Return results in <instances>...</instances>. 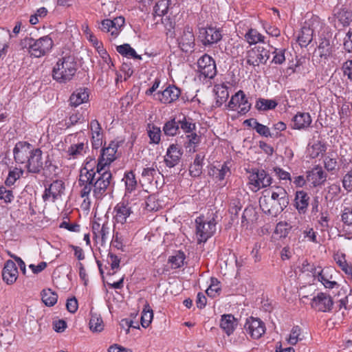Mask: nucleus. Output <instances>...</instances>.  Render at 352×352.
<instances>
[{"label": "nucleus", "instance_id": "35", "mask_svg": "<svg viewBox=\"0 0 352 352\" xmlns=\"http://www.w3.org/2000/svg\"><path fill=\"white\" fill-rule=\"evenodd\" d=\"M278 105L275 100L259 98L256 100L255 109L258 111H267L274 109Z\"/></svg>", "mask_w": 352, "mask_h": 352}, {"label": "nucleus", "instance_id": "14", "mask_svg": "<svg viewBox=\"0 0 352 352\" xmlns=\"http://www.w3.org/2000/svg\"><path fill=\"white\" fill-rule=\"evenodd\" d=\"M244 330L253 339H258L265 331V323L259 318L250 317L246 320Z\"/></svg>", "mask_w": 352, "mask_h": 352}, {"label": "nucleus", "instance_id": "10", "mask_svg": "<svg viewBox=\"0 0 352 352\" xmlns=\"http://www.w3.org/2000/svg\"><path fill=\"white\" fill-rule=\"evenodd\" d=\"M181 94L182 91L179 87L174 85H168L164 90L157 91L153 96L161 103L168 104L177 101Z\"/></svg>", "mask_w": 352, "mask_h": 352}, {"label": "nucleus", "instance_id": "45", "mask_svg": "<svg viewBox=\"0 0 352 352\" xmlns=\"http://www.w3.org/2000/svg\"><path fill=\"white\" fill-rule=\"evenodd\" d=\"M42 301L48 307L54 305L58 299V295L50 289H43L41 292Z\"/></svg>", "mask_w": 352, "mask_h": 352}, {"label": "nucleus", "instance_id": "49", "mask_svg": "<svg viewBox=\"0 0 352 352\" xmlns=\"http://www.w3.org/2000/svg\"><path fill=\"white\" fill-rule=\"evenodd\" d=\"M148 135L150 138V143L157 144L161 140V129L154 124L148 125Z\"/></svg>", "mask_w": 352, "mask_h": 352}, {"label": "nucleus", "instance_id": "34", "mask_svg": "<svg viewBox=\"0 0 352 352\" xmlns=\"http://www.w3.org/2000/svg\"><path fill=\"white\" fill-rule=\"evenodd\" d=\"M90 160H92L91 159ZM95 162L94 163H91V166L93 172L97 176H99V174H106V173H111L109 170V166L111 164V163H107V162L105 161V158H102V156H100L98 158V162H96L94 160H93Z\"/></svg>", "mask_w": 352, "mask_h": 352}, {"label": "nucleus", "instance_id": "18", "mask_svg": "<svg viewBox=\"0 0 352 352\" xmlns=\"http://www.w3.org/2000/svg\"><path fill=\"white\" fill-rule=\"evenodd\" d=\"M179 46L186 53L193 50L195 43L192 28L188 25L184 28L183 33L179 39Z\"/></svg>", "mask_w": 352, "mask_h": 352}, {"label": "nucleus", "instance_id": "12", "mask_svg": "<svg viewBox=\"0 0 352 352\" xmlns=\"http://www.w3.org/2000/svg\"><path fill=\"white\" fill-rule=\"evenodd\" d=\"M241 105L243 107L238 111L240 115H245L252 107V104L249 102L244 91L239 90L231 97L228 107L231 110H236V107H240Z\"/></svg>", "mask_w": 352, "mask_h": 352}, {"label": "nucleus", "instance_id": "15", "mask_svg": "<svg viewBox=\"0 0 352 352\" xmlns=\"http://www.w3.org/2000/svg\"><path fill=\"white\" fill-rule=\"evenodd\" d=\"M183 149L177 144H171L167 148L164 162L168 168H173L180 162L183 155Z\"/></svg>", "mask_w": 352, "mask_h": 352}, {"label": "nucleus", "instance_id": "30", "mask_svg": "<svg viewBox=\"0 0 352 352\" xmlns=\"http://www.w3.org/2000/svg\"><path fill=\"white\" fill-rule=\"evenodd\" d=\"M333 258L336 264L345 273V274L352 278V265L346 261V254L344 253L337 252L334 254Z\"/></svg>", "mask_w": 352, "mask_h": 352}, {"label": "nucleus", "instance_id": "48", "mask_svg": "<svg viewBox=\"0 0 352 352\" xmlns=\"http://www.w3.org/2000/svg\"><path fill=\"white\" fill-rule=\"evenodd\" d=\"M170 0H160L153 8V15L162 16L165 15L168 10Z\"/></svg>", "mask_w": 352, "mask_h": 352}, {"label": "nucleus", "instance_id": "40", "mask_svg": "<svg viewBox=\"0 0 352 352\" xmlns=\"http://www.w3.org/2000/svg\"><path fill=\"white\" fill-rule=\"evenodd\" d=\"M187 141H186L184 144V146L186 148L189 149V152H195V147L197 146L201 142V138L200 135H197L195 132H191L187 133L186 135Z\"/></svg>", "mask_w": 352, "mask_h": 352}, {"label": "nucleus", "instance_id": "53", "mask_svg": "<svg viewBox=\"0 0 352 352\" xmlns=\"http://www.w3.org/2000/svg\"><path fill=\"white\" fill-rule=\"evenodd\" d=\"M319 56L320 58L327 59L331 54V47L328 40L324 39L318 46Z\"/></svg>", "mask_w": 352, "mask_h": 352}, {"label": "nucleus", "instance_id": "26", "mask_svg": "<svg viewBox=\"0 0 352 352\" xmlns=\"http://www.w3.org/2000/svg\"><path fill=\"white\" fill-rule=\"evenodd\" d=\"M327 177V174L322 170L320 166L314 167L311 171L308 172L307 179L311 180L314 186H318L323 184Z\"/></svg>", "mask_w": 352, "mask_h": 352}, {"label": "nucleus", "instance_id": "59", "mask_svg": "<svg viewBox=\"0 0 352 352\" xmlns=\"http://www.w3.org/2000/svg\"><path fill=\"white\" fill-rule=\"evenodd\" d=\"M83 119L84 118L82 113L78 111H75L69 116L68 120L65 121V125L67 126V128H69L78 122H82Z\"/></svg>", "mask_w": 352, "mask_h": 352}, {"label": "nucleus", "instance_id": "55", "mask_svg": "<svg viewBox=\"0 0 352 352\" xmlns=\"http://www.w3.org/2000/svg\"><path fill=\"white\" fill-rule=\"evenodd\" d=\"M111 21L113 23L112 25L113 29L112 30V37L115 38L119 35L122 28L124 25L125 19L123 16H120L114 18Z\"/></svg>", "mask_w": 352, "mask_h": 352}, {"label": "nucleus", "instance_id": "22", "mask_svg": "<svg viewBox=\"0 0 352 352\" xmlns=\"http://www.w3.org/2000/svg\"><path fill=\"white\" fill-rule=\"evenodd\" d=\"M292 121L294 122L292 129L305 130L310 126L312 119L309 113L299 111L293 117Z\"/></svg>", "mask_w": 352, "mask_h": 352}, {"label": "nucleus", "instance_id": "31", "mask_svg": "<svg viewBox=\"0 0 352 352\" xmlns=\"http://www.w3.org/2000/svg\"><path fill=\"white\" fill-rule=\"evenodd\" d=\"M177 118L179 129H182L185 133H189L196 130V124L191 118L180 115Z\"/></svg>", "mask_w": 352, "mask_h": 352}, {"label": "nucleus", "instance_id": "33", "mask_svg": "<svg viewBox=\"0 0 352 352\" xmlns=\"http://www.w3.org/2000/svg\"><path fill=\"white\" fill-rule=\"evenodd\" d=\"M314 30L309 27L304 26L298 36V42L301 47H307L313 39Z\"/></svg>", "mask_w": 352, "mask_h": 352}, {"label": "nucleus", "instance_id": "21", "mask_svg": "<svg viewBox=\"0 0 352 352\" xmlns=\"http://www.w3.org/2000/svg\"><path fill=\"white\" fill-rule=\"evenodd\" d=\"M110 225L108 221H105L101 226L98 222L94 221L92 223V232L95 239H100L101 245H103L110 233Z\"/></svg>", "mask_w": 352, "mask_h": 352}, {"label": "nucleus", "instance_id": "41", "mask_svg": "<svg viewBox=\"0 0 352 352\" xmlns=\"http://www.w3.org/2000/svg\"><path fill=\"white\" fill-rule=\"evenodd\" d=\"M186 255L184 252L179 250L177 251L174 255L170 256L168 259V263L170 264V267L173 270L182 267L184 265Z\"/></svg>", "mask_w": 352, "mask_h": 352}, {"label": "nucleus", "instance_id": "23", "mask_svg": "<svg viewBox=\"0 0 352 352\" xmlns=\"http://www.w3.org/2000/svg\"><path fill=\"white\" fill-rule=\"evenodd\" d=\"M116 214L114 216L115 221L121 224L126 222L127 218L132 213L131 208L128 203L124 201L118 203L114 208Z\"/></svg>", "mask_w": 352, "mask_h": 352}, {"label": "nucleus", "instance_id": "11", "mask_svg": "<svg viewBox=\"0 0 352 352\" xmlns=\"http://www.w3.org/2000/svg\"><path fill=\"white\" fill-rule=\"evenodd\" d=\"M199 38L204 45H211L220 41L222 38L221 30L216 27L201 28Z\"/></svg>", "mask_w": 352, "mask_h": 352}, {"label": "nucleus", "instance_id": "17", "mask_svg": "<svg viewBox=\"0 0 352 352\" xmlns=\"http://www.w3.org/2000/svg\"><path fill=\"white\" fill-rule=\"evenodd\" d=\"M94 163V160L87 161L85 165L80 170L79 184H87L93 190V196L94 197V186L96 184L97 175L93 172L91 163Z\"/></svg>", "mask_w": 352, "mask_h": 352}, {"label": "nucleus", "instance_id": "54", "mask_svg": "<svg viewBox=\"0 0 352 352\" xmlns=\"http://www.w3.org/2000/svg\"><path fill=\"white\" fill-rule=\"evenodd\" d=\"M269 46L274 50L272 54H274V57L272 58V63L276 65H281L285 61V53L286 52V49H277L276 47H273L272 45Z\"/></svg>", "mask_w": 352, "mask_h": 352}, {"label": "nucleus", "instance_id": "36", "mask_svg": "<svg viewBox=\"0 0 352 352\" xmlns=\"http://www.w3.org/2000/svg\"><path fill=\"white\" fill-rule=\"evenodd\" d=\"M260 57L259 47H254L247 52L246 63L253 67L258 66L260 64H263V60Z\"/></svg>", "mask_w": 352, "mask_h": 352}, {"label": "nucleus", "instance_id": "46", "mask_svg": "<svg viewBox=\"0 0 352 352\" xmlns=\"http://www.w3.org/2000/svg\"><path fill=\"white\" fill-rule=\"evenodd\" d=\"M245 38L250 45L257 43H265V36L260 34L256 29L250 28L245 34Z\"/></svg>", "mask_w": 352, "mask_h": 352}, {"label": "nucleus", "instance_id": "42", "mask_svg": "<svg viewBox=\"0 0 352 352\" xmlns=\"http://www.w3.org/2000/svg\"><path fill=\"white\" fill-rule=\"evenodd\" d=\"M117 52L122 56L127 58H133L134 59L141 60L142 56L138 55L135 50L128 43L120 45L116 47Z\"/></svg>", "mask_w": 352, "mask_h": 352}, {"label": "nucleus", "instance_id": "39", "mask_svg": "<svg viewBox=\"0 0 352 352\" xmlns=\"http://www.w3.org/2000/svg\"><path fill=\"white\" fill-rule=\"evenodd\" d=\"M177 117L171 118L165 122L163 126V131L167 136H175L179 133V126H178Z\"/></svg>", "mask_w": 352, "mask_h": 352}, {"label": "nucleus", "instance_id": "44", "mask_svg": "<svg viewBox=\"0 0 352 352\" xmlns=\"http://www.w3.org/2000/svg\"><path fill=\"white\" fill-rule=\"evenodd\" d=\"M89 328L93 332H101L104 329V322L100 315L91 311Z\"/></svg>", "mask_w": 352, "mask_h": 352}, {"label": "nucleus", "instance_id": "43", "mask_svg": "<svg viewBox=\"0 0 352 352\" xmlns=\"http://www.w3.org/2000/svg\"><path fill=\"white\" fill-rule=\"evenodd\" d=\"M257 219V213L255 209L252 206H248L245 208L242 217L241 225L242 226H247L250 223H254Z\"/></svg>", "mask_w": 352, "mask_h": 352}, {"label": "nucleus", "instance_id": "27", "mask_svg": "<svg viewBox=\"0 0 352 352\" xmlns=\"http://www.w3.org/2000/svg\"><path fill=\"white\" fill-rule=\"evenodd\" d=\"M208 175L212 178L219 182H222L227 177H229L231 175V170L227 164L224 163L220 168H217L215 166H211L208 170Z\"/></svg>", "mask_w": 352, "mask_h": 352}, {"label": "nucleus", "instance_id": "3", "mask_svg": "<svg viewBox=\"0 0 352 352\" xmlns=\"http://www.w3.org/2000/svg\"><path fill=\"white\" fill-rule=\"evenodd\" d=\"M78 63L72 56H65L59 58L52 72V78L58 83L66 84L75 76Z\"/></svg>", "mask_w": 352, "mask_h": 352}, {"label": "nucleus", "instance_id": "47", "mask_svg": "<svg viewBox=\"0 0 352 352\" xmlns=\"http://www.w3.org/2000/svg\"><path fill=\"white\" fill-rule=\"evenodd\" d=\"M153 318V312L151 307L146 303L143 309L141 316V325L144 328H146L151 324Z\"/></svg>", "mask_w": 352, "mask_h": 352}, {"label": "nucleus", "instance_id": "63", "mask_svg": "<svg viewBox=\"0 0 352 352\" xmlns=\"http://www.w3.org/2000/svg\"><path fill=\"white\" fill-rule=\"evenodd\" d=\"M85 149L84 143H79L76 144H72L68 148V153L73 157H76L78 155H82Z\"/></svg>", "mask_w": 352, "mask_h": 352}, {"label": "nucleus", "instance_id": "7", "mask_svg": "<svg viewBox=\"0 0 352 352\" xmlns=\"http://www.w3.org/2000/svg\"><path fill=\"white\" fill-rule=\"evenodd\" d=\"M248 184L253 186L254 191L271 186L272 177L263 169L253 168L248 177Z\"/></svg>", "mask_w": 352, "mask_h": 352}, {"label": "nucleus", "instance_id": "1", "mask_svg": "<svg viewBox=\"0 0 352 352\" xmlns=\"http://www.w3.org/2000/svg\"><path fill=\"white\" fill-rule=\"evenodd\" d=\"M259 199V206L262 211L267 214L276 217L281 213L289 204V195L286 190L281 186H275L274 190L270 195L269 191H265Z\"/></svg>", "mask_w": 352, "mask_h": 352}, {"label": "nucleus", "instance_id": "24", "mask_svg": "<svg viewBox=\"0 0 352 352\" xmlns=\"http://www.w3.org/2000/svg\"><path fill=\"white\" fill-rule=\"evenodd\" d=\"M89 100V90L86 87L76 89L69 97V105L76 107Z\"/></svg>", "mask_w": 352, "mask_h": 352}, {"label": "nucleus", "instance_id": "37", "mask_svg": "<svg viewBox=\"0 0 352 352\" xmlns=\"http://www.w3.org/2000/svg\"><path fill=\"white\" fill-rule=\"evenodd\" d=\"M25 173V170L22 168L14 167L11 168L9 170L8 177L5 181V184L6 186H11L14 184V183L23 177Z\"/></svg>", "mask_w": 352, "mask_h": 352}, {"label": "nucleus", "instance_id": "20", "mask_svg": "<svg viewBox=\"0 0 352 352\" xmlns=\"http://www.w3.org/2000/svg\"><path fill=\"white\" fill-rule=\"evenodd\" d=\"M2 278L7 285L14 284L19 276L18 268L12 260H8L2 270Z\"/></svg>", "mask_w": 352, "mask_h": 352}, {"label": "nucleus", "instance_id": "57", "mask_svg": "<svg viewBox=\"0 0 352 352\" xmlns=\"http://www.w3.org/2000/svg\"><path fill=\"white\" fill-rule=\"evenodd\" d=\"M301 328L299 326H294L291 330L288 342L292 345H295L299 340H302Z\"/></svg>", "mask_w": 352, "mask_h": 352}, {"label": "nucleus", "instance_id": "6", "mask_svg": "<svg viewBox=\"0 0 352 352\" xmlns=\"http://www.w3.org/2000/svg\"><path fill=\"white\" fill-rule=\"evenodd\" d=\"M113 185L111 173H106L104 175L99 174L94 186V198L97 200H102L107 194L113 191Z\"/></svg>", "mask_w": 352, "mask_h": 352}, {"label": "nucleus", "instance_id": "58", "mask_svg": "<svg viewBox=\"0 0 352 352\" xmlns=\"http://www.w3.org/2000/svg\"><path fill=\"white\" fill-rule=\"evenodd\" d=\"M14 199V196L12 190L8 189L4 186H0V199L4 203H11Z\"/></svg>", "mask_w": 352, "mask_h": 352}, {"label": "nucleus", "instance_id": "60", "mask_svg": "<svg viewBox=\"0 0 352 352\" xmlns=\"http://www.w3.org/2000/svg\"><path fill=\"white\" fill-rule=\"evenodd\" d=\"M220 282L216 278H211L210 279V285L209 287L206 290V294L208 296L214 297L216 293H218L221 291V287H219Z\"/></svg>", "mask_w": 352, "mask_h": 352}, {"label": "nucleus", "instance_id": "13", "mask_svg": "<svg viewBox=\"0 0 352 352\" xmlns=\"http://www.w3.org/2000/svg\"><path fill=\"white\" fill-rule=\"evenodd\" d=\"M65 186V183L61 179L53 181L48 186H45L42 199L46 202L52 199V202H55L63 194Z\"/></svg>", "mask_w": 352, "mask_h": 352}, {"label": "nucleus", "instance_id": "8", "mask_svg": "<svg viewBox=\"0 0 352 352\" xmlns=\"http://www.w3.org/2000/svg\"><path fill=\"white\" fill-rule=\"evenodd\" d=\"M197 72L204 78H213L217 74L214 60L208 54H204L197 60Z\"/></svg>", "mask_w": 352, "mask_h": 352}, {"label": "nucleus", "instance_id": "32", "mask_svg": "<svg viewBox=\"0 0 352 352\" xmlns=\"http://www.w3.org/2000/svg\"><path fill=\"white\" fill-rule=\"evenodd\" d=\"M327 151V145L324 141L317 140L312 145L309 144L308 152L310 158L315 159L320 155H323Z\"/></svg>", "mask_w": 352, "mask_h": 352}, {"label": "nucleus", "instance_id": "5", "mask_svg": "<svg viewBox=\"0 0 352 352\" xmlns=\"http://www.w3.org/2000/svg\"><path fill=\"white\" fill-rule=\"evenodd\" d=\"M195 227L197 243H204L212 237L216 231L215 218L213 217L207 221L204 216L197 217L195 219Z\"/></svg>", "mask_w": 352, "mask_h": 352}, {"label": "nucleus", "instance_id": "62", "mask_svg": "<svg viewBox=\"0 0 352 352\" xmlns=\"http://www.w3.org/2000/svg\"><path fill=\"white\" fill-rule=\"evenodd\" d=\"M341 70L343 76L346 77L350 82H352V60L349 59L344 61L342 64Z\"/></svg>", "mask_w": 352, "mask_h": 352}, {"label": "nucleus", "instance_id": "19", "mask_svg": "<svg viewBox=\"0 0 352 352\" xmlns=\"http://www.w3.org/2000/svg\"><path fill=\"white\" fill-rule=\"evenodd\" d=\"M123 140L116 139L112 140L109 144L108 146L103 147L101 150L100 156L102 158H105L107 163H111L118 157V148L124 144Z\"/></svg>", "mask_w": 352, "mask_h": 352}, {"label": "nucleus", "instance_id": "52", "mask_svg": "<svg viewBox=\"0 0 352 352\" xmlns=\"http://www.w3.org/2000/svg\"><path fill=\"white\" fill-rule=\"evenodd\" d=\"M292 229L290 223L286 221H280L276 224L275 233L279 234L280 238H286Z\"/></svg>", "mask_w": 352, "mask_h": 352}, {"label": "nucleus", "instance_id": "4", "mask_svg": "<svg viewBox=\"0 0 352 352\" xmlns=\"http://www.w3.org/2000/svg\"><path fill=\"white\" fill-rule=\"evenodd\" d=\"M53 41L50 36H44L38 39L26 36L21 41L22 49H27L31 57L40 58L47 54L52 48Z\"/></svg>", "mask_w": 352, "mask_h": 352}, {"label": "nucleus", "instance_id": "2", "mask_svg": "<svg viewBox=\"0 0 352 352\" xmlns=\"http://www.w3.org/2000/svg\"><path fill=\"white\" fill-rule=\"evenodd\" d=\"M43 151L36 148L30 155L24 164L27 173L39 175L43 173V175L47 177L56 173L58 167L53 164L49 155L43 162Z\"/></svg>", "mask_w": 352, "mask_h": 352}, {"label": "nucleus", "instance_id": "61", "mask_svg": "<svg viewBox=\"0 0 352 352\" xmlns=\"http://www.w3.org/2000/svg\"><path fill=\"white\" fill-rule=\"evenodd\" d=\"M216 94L218 98L217 102H219L220 104H222L227 100L229 96L228 87L223 85L217 87Z\"/></svg>", "mask_w": 352, "mask_h": 352}, {"label": "nucleus", "instance_id": "25", "mask_svg": "<svg viewBox=\"0 0 352 352\" xmlns=\"http://www.w3.org/2000/svg\"><path fill=\"white\" fill-rule=\"evenodd\" d=\"M309 201L310 197L307 192L304 190L296 191L294 205L299 214H305L307 212Z\"/></svg>", "mask_w": 352, "mask_h": 352}, {"label": "nucleus", "instance_id": "28", "mask_svg": "<svg viewBox=\"0 0 352 352\" xmlns=\"http://www.w3.org/2000/svg\"><path fill=\"white\" fill-rule=\"evenodd\" d=\"M237 320L232 314H224L221 316L220 327L228 336L231 335L237 326Z\"/></svg>", "mask_w": 352, "mask_h": 352}, {"label": "nucleus", "instance_id": "50", "mask_svg": "<svg viewBox=\"0 0 352 352\" xmlns=\"http://www.w3.org/2000/svg\"><path fill=\"white\" fill-rule=\"evenodd\" d=\"M254 130L256 131L257 133H258L261 136L265 137V138H279L281 134L278 133V132H276V133H273L270 132V129L268 126L261 124L258 122L256 123V125L254 126Z\"/></svg>", "mask_w": 352, "mask_h": 352}, {"label": "nucleus", "instance_id": "56", "mask_svg": "<svg viewBox=\"0 0 352 352\" xmlns=\"http://www.w3.org/2000/svg\"><path fill=\"white\" fill-rule=\"evenodd\" d=\"M336 16L338 21L344 27L349 25L350 22L352 21V12L347 10H342L337 13Z\"/></svg>", "mask_w": 352, "mask_h": 352}, {"label": "nucleus", "instance_id": "16", "mask_svg": "<svg viewBox=\"0 0 352 352\" xmlns=\"http://www.w3.org/2000/svg\"><path fill=\"white\" fill-rule=\"evenodd\" d=\"M333 305V301L330 295L324 293L320 292L317 294V296H314L311 302V306L314 309L322 311L327 312L330 311Z\"/></svg>", "mask_w": 352, "mask_h": 352}, {"label": "nucleus", "instance_id": "29", "mask_svg": "<svg viewBox=\"0 0 352 352\" xmlns=\"http://www.w3.org/2000/svg\"><path fill=\"white\" fill-rule=\"evenodd\" d=\"M204 155L197 154L193 162L189 166V174L192 177H199L202 174Z\"/></svg>", "mask_w": 352, "mask_h": 352}, {"label": "nucleus", "instance_id": "64", "mask_svg": "<svg viewBox=\"0 0 352 352\" xmlns=\"http://www.w3.org/2000/svg\"><path fill=\"white\" fill-rule=\"evenodd\" d=\"M344 49L348 53H352V30L350 28L346 34L343 43Z\"/></svg>", "mask_w": 352, "mask_h": 352}, {"label": "nucleus", "instance_id": "51", "mask_svg": "<svg viewBox=\"0 0 352 352\" xmlns=\"http://www.w3.org/2000/svg\"><path fill=\"white\" fill-rule=\"evenodd\" d=\"M125 182L126 190L129 192L133 191L137 187V180L134 173L131 170L124 174V179Z\"/></svg>", "mask_w": 352, "mask_h": 352}, {"label": "nucleus", "instance_id": "38", "mask_svg": "<svg viewBox=\"0 0 352 352\" xmlns=\"http://www.w3.org/2000/svg\"><path fill=\"white\" fill-rule=\"evenodd\" d=\"M343 229H352V206H344L340 212Z\"/></svg>", "mask_w": 352, "mask_h": 352}, {"label": "nucleus", "instance_id": "9", "mask_svg": "<svg viewBox=\"0 0 352 352\" xmlns=\"http://www.w3.org/2000/svg\"><path fill=\"white\" fill-rule=\"evenodd\" d=\"M36 147L26 141H19L13 148V157L16 164H24Z\"/></svg>", "mask_w": 352, "mask_h": 352}]
</instances>
